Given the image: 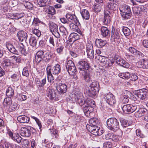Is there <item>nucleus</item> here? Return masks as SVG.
Returning a JSON list of instances; mask_svg holds the SVG:
<instances>
[{
  "label": "nucleus",
  "instance_id": "nucleus-55",
  "mask_svg": "<svg viewBox=\"0 0 148 148\" xmlns=\"http://www.w3.org/2000/svg\"><path fill=\"white\" fill-rule=\"evenodd\" d=\"M32 30L33 33L36 35L37 37H39L41 35L40 32L38 29L34 28H32Z\"/></svg>",
  "mask_w": 148,
  "mask_h": 148
},
{
  "label": "nucleus",
  "instance_id": "nucleus-32",
  "mask_svg": "<svg viewBox=\"0 0 148 148\" xmlns=\"http://www.w3.org/2000/svg\"><path fill=\"white\" fill-rule=\"evenodd\" d=\"M147 110L144 108H140L136 112L135 114V116L136 117H140L145 115L147 113Z\"/></svg>",
  "mask_w": 148,
  "mask_h": 148
},
{
  "label": "nucleus",
  "instance_id": "nucleus-25",
  "mask_svg": "<svg viewBox=\"0 0 148 148\" xmlns=\"http://www.w3.org/2000/svg\"><path fill=\"white\" fill-rule=\"evenodd\" d=\"M90 131L91 132L92 134L95 136H99L101 135V133L99 131V127L97 126H93L89 127Z\"/></svg>",
  "mask_w": 148,
  "mask_h": 148
},
{
  "label": "nucleus",
  "instance_id": "nucleus-48",
  "mask_svg": "<svg viewBox=\"0 0 148 148\" xmlns=\"http://www.w3.org/2000/svg\"><path fill=\"white\" fill-rule=\"evenodd\" d=\"M22 4L25 7L28 9H32L33 7V5L29 2L25 1H23Z\"/></svg>",
  "mask_w": 148,
  "mask_h": 148
},
{
  "label": "nucleus",
  "instance_id": "nucleus-64",
  "mask_svg": "<svg viewBox=\"0 0 148 148\" xmlns=\"http://www.w3.org/2000/svg\"><path fill=\"white\" fill-rule=\"evenodd\" d=\"M75 65L73 62L71 60H69L67 62L66 65V69L71 67L72 66H73Z\"/></svg>",
  "mask_w": 148,
  "mask_h": 148
},
{
  "label": "nucleus",
  "instance_id": "nucleus-40",
  "mask_svg": "<svg viewBox=\"0 0 148 148\" xmlns=\"http://www.w3.org/2000/svg\"><path fill=\"white\" fill-rule=\"evenodd\" d=\"M66 69L70 75H74L76 73L77 70L75 65L72 66Z\"/></svg>",
  "mask_w": 148,
  "mask_h": 148
},
{
  "label": "nucleus",
  "instance_id": "nucleus-22",
  "mask_svg": "<svg viewBox=\"0 0 148 148\" xmlns=\"http://www.w3.org/2000/svg\"><path fill=\"white\" fill-rule=\"evenodd\" d=\"M117 5L113 2L108 3L106 5V10L104 11L110 12L115 10L116 8Z\"/></svg>",
  "mask_w": 148,
  "mask_h": 148
},
{
  "label": "nucleus",
  "instance_id": "nucleus-8",
  "mask_svg": "<svg viewBox=\"0 0 148 148\" xmlns=\"http://www.w3.org/2000/svg\"><path fill=\"white\" fill-rule=\"evenodd\" d=\"M74 97L78 103L81 106L83 105L84 98L82 93L79 90H75L73 92Z\"/></svg>",
  "mask_w": 148,
  "mask_h": 148
},
{
  "label": "nucleus",
  "instance_id": "nucleus-38",
  "mask_svg": "<svg viewBox=\"0 0 148 148\" xmlns=\"http://www.w3.org/2000/svg\"><path fill=\"white\" fill-rule=\"evenodd\" d=\"M60 35H61L63 39L66 38L67 36L68 33L66 28L64 27H61L60 28Z\"/></svg>",
  "mask_w": 148,
  "mask_h": 148
},
{
  "label": "nucleus",
  "instance_id": "nucleus-47",
  "mask_svg": "<svg viewBox=\"0 0 148 148\" xmlns=\"http://www.w3.org/2000/svg\"><path fill=\"white\" fill-rule=\"evenodd\" d=\"M117 37L116 36H114V35H112L111 40L112 42L115 43H121L122 41L120 38H118L117 39Z\"/></svg>",
  "mask_w": 148,
  "mask_h": 148
},
{
  "label": "nucleus",
  "instance_id": "nucleus-59",
  "mask_svg": "<svg viewBox=\"0 0 148 148\" xmlns=\"http://www.w3.org/2000/svg\"><path fill=\"white\" fill-rule=\"evenodd\" d=\"M40 22V21L38 18H34L32 24V26L34 27L38 26Z\"/></svg>",
  "mask_w": 148,
  "mask_h": 148
},
{
  "label": "nucleus",
  "instance_id": "nucleus-20",
  "mask_svg": "<svg viewBox=\"0 0 148 148\" xmlns=\"http://www.w3.org/2000/svg\"><path fill=\"white\" fill-rule=\"evenodd\" d=\"M47 96L51 100H56V94L54 90L50 88H48Z\"/></svg>",
  "mask_w": 148,
  "mask_h": 148
},
{
  "label": "nucleus",
  "instance_id": "nucleus-27",
  "mask_svg": "<svg viewBox=\"0 0 148 148\" xmlns=\"http://www.w3.org/2000/svg\"><path fill=\"white\" fill-rule=\"evenodd\" d=\"M18 104L16 103H14L13 104L7 105L6 106V110L8 112L14 111L17 108Z\"/></svg>",
  "mask_w": 148,
  "mask_h": 148
},
{
  "label": "nucleus",
  "instance_id": "nucleus-54",
  "mask_svg": "<svg viewBox=\"0 0 148 148\" xmlns=\"http://www.w3.org/2000/svg\"><path fill=\"white\" fill-rule=\"evenodd\" d=\"M17 97L18 100L20 101H25L27 99V96L26 95H23L21 94L18 95Z\"/></svg>",
  "mask_w": 148,
  "mask_h": 148
},
{
  "label": "nucleus",
  "instance_id": "nucleus-46",
  "mask_svg": "<svg viewBox=\"0 0 148 148\" xmlns=\"http://www.w3.org/2000/svg\"><path fill=\"white\" fill-rule=\"evenodd\" d=\"M122 31L125 36H128L130 34L131 31L130 29L127 27H122Z\"/></svg>",
  "mask_w": 148,
  "mask_h": 148
},
{
  "label": "nucleus",
  "instance_id": "nucleus-36",
  "mask_svg": "<svg viewBox=\"0 0 148 148\" xmlns=\"http://www.w3.org/2000/svg\"><path fill=\"white\" fill-rule=\"evenodd\" d=\"M50 69L48 68L47 69V79L48 82L50 83L51 84H52L54 82V79L51 72L50 71Z\"/></svg>",
  "mask_w": 148,
  "mask_h": 148
},
{
  "label": "nucleus",
  "instance_id": "nucleus-30",
  "mask_svg": "<svg viewBox=\"0 0 148 148\" xmlns=\"http://www.w3.org/2000/svg\"><path fill=\"white\" fill-rule=\"evenodd\" d=\"M6 46L10 52L14 54H17L18 53L17 50L11 43L7 42L6 44Z\"/></svg>",
  "mask_w": 148,
  "mask_h": 148
},
{
  "label": "nucleus",
  "instance_id": "nucleus-16",
  "mask_svg": "<svg viewBox=\"0 0 148 148\" xmlns=\"http://www.w3.org/2000/svg\"><path fill=\"white\" fill-rule=\"evenodd\" d=\"M49 26L50 30L51 32H54L57 34V37L59 38L60 37V35L58 32V25L55 23L50 22L49 23Z\"/></svg>",
  "mask_w": 148,
  "mask_h": 148
},
{
  "label": "nucleus",
  "instance_id": "nucleus-33",
  "mask_svg": "<svg viewBox=\"0 0 148 148\" xmlns=\"http://www.w3.org/2000/svg\"><path fill=\"white\" fill-rule=\"evenodd\" d=\"M106 41L101 39H97L96 40L95 43L96 46L98 48H102L106 44Z\"/></svg>",
  "mask_w": 148,
  "mask_h": 148
},
{
  "label": "nucleus",
  "instance_id": "nucleus-52",
  "mask_svg": "<svg viewBox=\"0 0 148 148\" xmlns=\"http://www.w3.org/2000/svg\"><path fill=\"white\" fill-rule=\"evenodd\" d=\"M51 134L53 138H57L58 136V132L56 129H53L51 130Z\"/></svg>",
  "mask_w": 148,
  "mask_h": 148
},
{
  "label": "nucleus",
  "instance_id": "nucleus-35",
  "mask_svg": "<svg viewBox=\"0 0 148 148\" xmlns=\"http://www.w3.org/2000/svg\"><path fill=\"white\" fill-rule=\"evenodd\" d=\"M14 95V90L11 87H8L6 91V95L7 97H12Z\"/></svg>",
  "mask_w": 148,
  "mask_h": 148
},
{
  "label": "nucleus",
  "instance_id": "nucleus-45",
  "mask_svg": "<svg viewBox=\"0 0 148 148\" xmlns=\"http://www.w3.org/2000/svg\"><path fill=\"white\" fill-rule=\"evenodd\" d=\"M29 43L30 45L32 47L36 46L37 44V41L36 38L33 36H31L29 40Z\"/></svg>",
  "mask_w": 148,
  "mask_h": 148
},
{
  "label": "nucleus",
  "instance_id": "nucleus-53",
  "mask_svg": "<svg viewBox=\"0 0 148 148\" xmlns=\"http://www.w3.org/2000/svg\"><path fill=\"white\" fill-rule=\"evenodd\" d=\"M46 139H45L44 140H42L43 145L45 146L46 148H50L52 147V143L48 141H46Z\"/></svg>",
  "mask_w": 148,
  "mask_h": 148
},
{
  "label": "nucleus",
  "instance_id": "nucleus-49",
  "mask_svg": "<svg viewBox=\"0 0 148 148\" xmlns=\"http://www.w3.org/2000/svg\"><path fill=\"white\" fill-rule=\"evenodd\" d=\"M3 66L5 68L7 67H9L12 65V63L10 60L7 59L5 60L3 62Z\"/></svg>",
  "mask_w": 148,
  "mask_h": 148
},
{
  "label": "nucleus",
  "instance_id": "nucleus-21",
  "mask_svg": "<svg viewBox=\"0 0 148 148\" xmlns=\"http://www.w3.org/2000/svg\"><path fill=\"white\" fill-rule=\"evenodd\" d=\"M44 58V52L42 51H38L36 54L34 61L37 63H39Z\"/></svg>",
  "mask_w": 148,
  "mask_h": 148
},
{
  "label": "nucleus",
  "instance_id": "nucleus-15",
  "mask_svg": "<svg viewBox=\"0 0 148 148\" xmlns=\"http://www.w3.org/2000/svg\"><path fill=\"white\" fill-rule=\"evenodd\" d=\"M92 44L88 43L86 45V51L87 55L89 58L92 59L94 57V51Z\"/></svg>",
  "mask_w": 148,
  "mask_h": 148
},
{
  "label": "nucleus",
  "instance_id": "nucleus-5",
  "mask_svg": "<svg viewBox=\"0 0 148 148\" xmlns=\"http://www.w3.org/2000/svg\"><path fill=\"white\" fill-rule=\"evenodd\" d=\"M107 124L108 129L114 132L116 131L119 128L118 121L114 118L108 119L107 121Z\"/></svg>",
  "mask_w": 148,
  "mask_h": 148
},
{
  "label": "nucleus",
  "instance_id": "nucleus-39",
  "mask_svg": "<svg viewBox=\"0 0 148 148\" xmlns=\"http://www.w3.org/2000/svg\"><path fill=\"white\" fill-rule=\"evenodd\" d=\"M81 13L82 18L84 19L87 20L89 19L90 14L88 11L87 10H83Z\"/></svg>",
  "mask_w": 148,
  "mask_h": 148
},
{
  "label": "nucleus",
  "instance_id": "nucleus-24",
  "mask_svg": "<svg viewBox=\"0 0 148 148\" xmlns=\"http://www.w3.org/2000/svg\"><path fill=\"white\" fill-rule=\"evenodd\" d=\"M128 50L132 53L141 58L144 56V54L140 51H137L135 48L130 47L128 49Z\"/></svg>",
  "mask_w": 148,
  "mask_h": 148
},
{
  "label": "nucleus",
  "instance_id": "nucleus-1",
  "mask_svg": "<svg viewBox=\"0 0 148 148\" xmlns=\"http://www.w3.org/2000/svg\"><path fill=\"white\" fill-rule=\"evenodd\" d=\"M77 66L79 70L83 71L82 75L85 81L90 82L91 79V75L88 70L89 66L88 63L84 61H80L78 62Z\"/></svg>",
  "mask_w": 148,
  "mask_h": 148
},
{
  "label": "nucleus",
  "instance_id": "nucleus-29",
  "mask_svg": "<svg viewBox=\"0 0 148 148\" xmlns=\"http://www.w3.org/2000/svg\"><path fill=\"white\" fill-rule=\"evenodd\" d=\"M18 121L21 123H27L30 120L29 117L25 115H21L18 116L17 118Z\"/></svg>",
  "mask_w": 148,
  "mask_h": 148
},
{
  "label": "nucleus",
  "instance_id": "nucleus-12",
  "mask_svg": "<svg viewBox=\"0 0 148 148\" xmlns=\"http://www.w3.org/2000/svg\"><path fill=\"white\" fill-rule=\"evenodd\" d=\"M56 87L58 92L60 94H64L67 91V85L64 83H59L56 85Z\"/></svg>",
  "mask_w": 148,
  "mask_h": 148
},
{
  "label": "nucleus",
  "instance_id": "nucleus-3",
  "mask_svg": "<svg viewBox=\"0 0 148 148\" xmlns=\"http://www.w3.org/2000/svg\"><path fill=\"white\" fill-rule=\"evenodd\" d=\"M95 101L92 99L87 98L84 100L83 105L86 104L84 108V112L86 115L88 117H91L92 115V112L94 110L93 106L94 105Z\"/></svg>",
  "mask_w": 148,
  "mask_h": 148
},
{
  "label": "nucleus",
  "instance_id": "nucleus-26",
  "mask_svg": "<svg viewBox=\"0 0 148 148\" xmlns=\"http://www.w3.org/2000/svg\"><path fill=\"white\" fill-rule=\"evenodd\" d=\"M18 39L20 41H22L24 40L25 41L27 40V33L21 31L18 33Z\"/></svg>",
  "mask_w": 148,
  "mask_h": 148
},
{
  "label": "nucleus",
  "instance_id": "nucleus-10",
  "mask_svg": "<svg viewBox=\"0 0 148 148\" xmlns=\"http://www.w3.org/2000/svg\"><path fill=\"white\" fill-rule=\"evenodd\" d=\"M50 69V71L51 72V73L54 75H58L61 71V66L60 65L58 64H55L54 66H48L46 68V70L47 71L48 68Z\"/></svg>",
  "mask_w": 148,
  "mask_h": 148
},
{
  "label": "nucleus",
  "instance_id": "nucleus-19",
  "mask_svg": "<svg viewBox=\"0 0 148 148\" xmlns=\"http://www.w3.org/2000/svg\"><path fill=\"white\" fill-rule=\"evenodd\" d=\"M66 16L67 20L69 21V22H74L76 24H80L77 18L75 15L67 14Z\"/></svg>",
  "mask_w": 148,
  "mask_h": 148
},
{
  "label": "nucleus",
  "instance_id": "nucleus-57",
  "mask_svg": "<svg viewBox=\"0 0 148 148\" xmlns=\"http://www.w3.org/2000/svg\"><path fill=\"white\" fill-rule=\"evenodd\" d=\"M64 48V47L62 45L59 46L56 49L57 53L59 54H62Z\"/></svg>",
  "mask_w": 148,
  "mask_h": 148
},
{
  "label": "nucleus",
  "instance_id": "nucleus-4",
  "mask_svg": "<svg viewBox=\"0 0 148 148\" xmlns=\"http://www.w3.org/2000/svg\"><path fill=\"white\" fill-rule=\"evenodd\" d=\"M119 9L123 20H126L130 18L132 12L129 6L125 4H122L119 7Z\"/></svg>",
  "mask_w": 148,
  "mask_h": 148
},
{
  "label": "nucleus",
  "instance_id": "nucleus-56",
  "mask_svg": "<svg viewBox=\"0 0 148 148\" xmlns=\"http://www.w3.org/2000/svg\"><path fill=\"white\" fill-rule=\"evenodd\" d=\"M16 47L18 48V50L20 52H24L25 50V49L24 48V46L22 43H18V45H17Z\"/></svg>",
  "mask_w": 148,
  "mask_h": 148
},
{
  "label": "nucleus",
  "instance_id": "nucleus-9",
  "mask_svg": "<svg viewBox=\"0 0 148 148\" xmlns=\"http://www.w3.org/2000/svg\"><path fill=\"white\" fill-rule=\"evenodd\" d=\"M104 98L106 102L110 105H112L116 103L115 97L111 93L105 95Z\"/></svg>",
  "mask_w": 148,
  "mask_h": 148
},
{
  "label": "nucleus",
  "instance_id": "nucleus-42",
  "mask_svg": "<svg viewBox=\"0 0 148 148\" xmlns=\"http://www.w3.org/2000/svg\"><path fill=\"white\" fill-rule=\"evenodd\" d=\"M119 76L123 79H128L130 77V74L128 72H125L119 73Z\"/></svg>",
  "mask_w": 148,
  "mask_h": 148
},
{
  "label": "nucleus",
  "instance_id": "nucleus-63",
  "mask_svg": "<svg viewBox=\"0 0 148 148\" xmlns=\"http://www.w3.org/2000/svg\"><path fill=\"white\" fill-rule=\"evenodd\" d=\"M18 4V2L17 0H12L11 1L9 2V6L11 7H13L16 6Z\"/></svg>",
  "mask_w": 148,
  "mask_h": 148
},
{
  "label": "nucleus",
  "instance_id": "nucleus-50",
  "mask_svg": "<svg viewBox=\"0 0 148 148\" xmlns=\"http://www.w3.org/2000/svg\"><path fill=\"white\" fill-rule=\"evenodd\" d=\"M48 0H37L38 5L40 7H44L47 5Z\"/></svg>",
  "mask_w": 148,
  "mask_h": 148
},
{
  "label": "nucleus",
  "instance_id": "nucleus-28",
  "mask_svg": "<svg viewBox=\"0 0 148 148\" xmlns=\"http://www.w3.org/2000/svg\"><path fill=\"white\" fill-rule=\"evenodd\" d=\"M100 122L99 120L96 118H92L90 119L89 120L90 125H87V127L89 126V127H91L96 126L99 124Z\"/></svg>",
  "mask_w": 148,
  "mask_h": 148
},
{
  "label": "nucleus",
  "instance_id": "nucleus-6",
  "mask_svg": "<svg viewBox=\"0 0 148 148\" xmlns=\"http://www.w3.org/2000/svg\"><path fill=\"white\" fill-rule=\"evenodd\" d=\"M35 131V129L31 127L27 128L22 127L21 128L20 133L22 136L29 137L30 136L31 133L34 132Z\"/></svg>",
  "mask_w": 148,
  "mask_h": 148
},
{
  "label": "nucleus",
  "instance_id": "nucleus-13",
  "mask_svg": "<svg viewBox=\"0 0 148 148\" xmlns=\"http://www.w3.org/2000/svg\"><path fill=\"white\" fill-rule=\"evenodd\" d=\"M96 3L93 6L92 9L94 12L96 13L100 12L102 9L103 6L102 0H95Z\"/></svg>",
  "mask_w": 148,
  "mask_h": 148
},
{
  "label": "nucleus",
  "instance_id": "nucleus-62",
  "mask_svg": "<svg viewBox=\"0 0 148 148\" xmlns=\"http://www.w3.org/2000/svg\"><path fill=\"white\" fill-rule=\"evenodd\" d=\"M22 74L23 76L27 77L29 75L28 69L27 67H25L23 69Z\"/></svg>",
  "mask_w": 148,
  "mask_h": 148
},
{
  "label": "nucleus",
  "instance_id": "nucleus-60",
  "mask_svg": "<svg viewBox=\"0 0 148 148\" xmlns=\"http://www.w3.org/2000/svg\"><path fill=\"white\" fill-rule=\"evenodd\" d=\"M136 64L137 67L144 69L145 66H144L143 59L140 60Z\"/></svg>",
  "mask_w": 148,
  "mask_h": 148
},
{
  "label": "nucleus",
  "instance_id": "nucleus-37",
  "mask_svg": "<svg viewBox=\"0 0 148 148\" xmlns=\"http://www.w3.org/2000/svg\"><path fill=\"white\" fill-rule=\"evenodd\" d=\"M101 35L103 37H106L110 33V31L107 27L102 26L101 28Z\"/></svg>",
  "mask_w": 148,
  "mask_h": 148
},
{
  "label": "nucleus",
  "instance_id": "nucleus-61",
  "mask_svg": "<svg viewBox=\"0 0 148 148\" xmlns=\"http://www.w3.org/2000/svg\"><path fill=\"white\" fill-rule=\"evenodd\" d=\"M112 133H108L105 135L103 136V139H105L106 140H108L111 139Z\"/></svg>",
  "mask_w": 148,
  "mask_h": 148
},
{
  "label": "nucleus",
  "instance_id": "nucleus-34",
  "mask_svg": "<svg viewBox=\"0 0 148 148\" xmlns=\"http://www.w3.org/2000/svg\"><path fill=\"white\" fill-rule=\"evenodd\" d=\"M132 95H133L130 92L127 91L126 95L122 96L121 97V99L122 102L123 103H127L129 101L128 98L131 96Z\"/></svg>",
  "mask_w": 148,
  "mask_h": 148
},
{
  "label": "nucleus",
  "instance_id": "nucleus-44",
  "mask_svg": "<svg viewBox=\"0 0 148 148\" xmlns=\"http://www.w3.org/2000/svg\"><path fill=\"white\" fill-rule=\"evenodd\" d=\"M145 93H147V92L143 88L135 91L133 92V94L138 97Z\"/></svg>",
  "mask_w": 148,
  "mask_h": 148
},
{
  "label": "nucleus",
  "instance_id": "nucleus-41",
  "mask_svg": "<svg viewBox=\"0 0 148 148\" xmlns=\"http://www.w3.org/2000/svg\"><path fill=\"white\" fill-rule=\"evenodd\" d=\"M78 24H76L74 22H69L68 23L69 26L70 28L74 31H77L78 29V27L77 26Z\"/></svg>",
  "mask_w": 148,
  "mask_h": 148
},
{
  "label": "nucleus",
  "instance_id": "nucleus-31",
  "mask_svg": "<svg viewBox=\"0 0 148 148\" xmlns=\"http://www.w3.org/2000/svg\"><path fill=\"white\" fill-rule=\"evenodd\" d=\"M116 62L117 64L124 67L128 68L130 66L129 63L122 59H118L116 60Z\"/></svg>",
  "mask_w": 148,
  "mask_h": 148
},
{
  "label": "nucleus",
  "instance_id": "nucleus-43",
  "mask_svg": "<svg viewBox=\"0 0 148 148\" xmlns=\"http://www.w3.org/2000/svg\"><path fill=\"white\" fill-rule=\"evenodd\" d=\"M10 77L12 81L16 82L19 80L20 76V75L17 73H14Z\"/></svg>",
  "mask_w": 148,
  "mask_h": 148
},
{
  "label": "nucleus",
  "instance_id": "nucleus-2",
  "mask_svg": "<svg viewBox=\"0 0 148 148\" xmlns=\"http://www.w3.org/2000/svg\"><path fill=\"white\" fill-rule=\"evenodd\" d=\"M91 80V83L89 86L86 88L84 92L89 96L92 97L95 96L99 91V83L97 81L92 80L91 79L90 81Z\"/></svg>",
  "mask_w": 148,
  "mask_h": 148
},
{
  "label": "nucleus",
  "instance_id": "nucleus-18",
  "mask_svg": "<svg viewBox=\"0 0 148 148\" xmlns=\"http://www.w3.org/2000/svg\"><path fill=\"white\" fill-rule=\"evenodd\" d=\"M100 62L102 63V65L106 67H108L111 66L113 63L114 62L112 60H111L108 58L103 57L101 60H100Z\"/></svg>",
  "mask_w": 148,
  "mask_h": 148
},
{
  "label": "nucleus",
  "instance_id": "nucleus-58",
  "mask_svg": "<svg viewBox=\"0 0 148 148\" xmlns=\"http://www.w3.org/2000/svg\"><path fill=\"white\" fill-rule=\"evenodd\" d=\"M122 125L124 127H126L129 125L128 121L123 118H121L120 119Z\"/></svg>",
  "mask_w": 148,
  "mask_h": 148
},
{
  "label": "nucleus",
  "instance_id": "nucleus-23",
  "mask_svg": "<svg viewBox=\"0 0 148 148\" xmlns=\"http://www.w3.org/2000/svg\"><path fill=\"white\" fill-rule=\"evenodd\" d=\"M48 16L50 18L53 19L55 17L53 15L56 13L55 8L51 6H49L46 11Z\"/></svg>",
  "mask_w": 148,
  "mask_h": 148
},
{
  "label": "nucleus",
  "instance_id": "nucleus-7",
  "mask_svg": "<svg viewBox=\"0 0 148 148\" xmlns=\"http://www.w3.org/2000/svg\"><path fill=\"white\" fill-rule=\"evenodd\" d=\"M137 106L133 104H127L124 105L122 108L123 112L126 114L132 113L137 109Z\"/></svg>",
  "mask_w": 148,
  "mask_h": 148
},
{
  "label": "nucleus",
  "instance_id": "nucleus-17",
  "mask_svg": "<svg viewBox=\"0 0 148 148\" xmlns=\"http://www.w3.org/2000/svg\"><path fill=\"white\" fill-rule=\"evenodd\" d=\"M79 34H78L76 33H71L69 36V40H67L66 42L67 44L70 42H73L79 39L80 38L81 34L79 33Z\"/></svg>",
  "mask_w": 148,
  "mask_h": 148
},
{
  "label": "nucleus",
  "instance_id": "nucleus-14",
  "mask_svg": "<svg viewBox=\"0 0 148 148\" xmlns=\"http://www.w3.org/2000/svg\"><path fill=\"white\" fill-rule=\"evenodd\" d=\"M111 18L110 12L104 11V17L102 20V23L104 25H108L111 21Z\"/></svg>",
  "mask_w": 148,
  "mask_h": 148
},
{
  "label": "nucleus",
  "instance_id": "nucleus-51",
  "mask_svg": "<svg viewBox=\"0 0 148 148\" xmlns=\"http://www.w3.org/2000/svg\"><path fill=\"white\" fill-rule=\"evenodd\" d=\"M12 97H7L5 98L4 100L3 103L4 104L6 105H8L12 103Z\"/></svg>",
  "mask_w": 148,
  "mask_h": 148
},
{
  "label": "nucleus",
  "instance_id": "nucleus-11",
  "mask_svg": "<svg viewBox=\"0 0 148 148\" xmlns=\"http://www.w3.org/2000/svg\"><path fill=\"white\" fill-rule=\"evenodd\" d=\"M10 138L14 141L19 143L21 142L22 138L18 133L13 134V133L10 130L8 131L7 133Z\"/></svg>",
  "mask_w": 148,
  "mask_h": 148
}]
</instances>
